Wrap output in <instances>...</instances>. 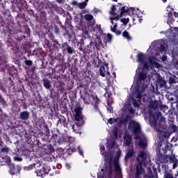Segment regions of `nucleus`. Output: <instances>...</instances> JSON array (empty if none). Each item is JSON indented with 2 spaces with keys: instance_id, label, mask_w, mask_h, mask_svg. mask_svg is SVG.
Listing matches in <instances>:
<instances>
[{
  "instance_id": "9",
  "label": "nucleus",
  "mask_w": 178,
  "mask_h": 178,
  "mask_svg": "<svg viewBox=\"0 0 178 178\" xmlns=\"http://www.w3.org/2000/svg\"><path fill=\"white\" fill-rule=\"evenodd\" d=\"M63 54L65 55H73L74 54V48L73 45H69V42H66L61 44Z\"/></svg>"
},
{
  "instance_id": "22",
  "label": "nucleus",
  "mask_w": 178,
  "mask_h": 178,
  "mask_svg": "<svg viewBox=\"0 0 178 178\" xmlns=\"http://www.w3.org/2000/svg\"><path fill=\"white\" fill-rule=\"evenodd\" d=\"M30 118V112L25 111H22L19 115V118L21 119V120H29Z\"/></svg>"
},
{
  "instance_id": "2",
  "label": "nucleus",
  "mask_w": 178,
  "mask_h": 178,
  "mask_svg": "<svg viewBox=\"0 0 178 178\" xmlns=\"http://www.w3.org/2000/svg\"><path fill=\"white\" fill-rule=\"evenodd\" d=\"M170 147L169 145H166L164 148H162V143H159L156 150L157 162H159V163H168V162H169V160H168V154H165L168 152V149H169Z\"/></svg>"
},
{
  "instance_id": "3",
  "label": "nucleus",
  "mask_w": 178,
  "mask_h": 178,
  "mask_svg": "<svg viewBox=\"0 0 178 178\" xmlns=\"http://www.w3.org/2000/svg\"><path fill=\"white\" fill-rule=\"evenodd\" d=\"M101 47H102V40L98 38L97 40L91 41L89 44H88L84 50L82 48H79L80 51H83L84 54H91L92 51H101Z\"/></svg>"
},
{
  "instance_id": "21",
  "label": "nucleus",
  "mask_w": 178,
  "mask_h": 178,
  "mask_svg": "<svg viewBox=\"0 0 178 178\" xmlns=\"http://www.w3.org/2000/svg\"><path fill=\"white\" fill-rule=\"evenodd\" d=\"M6 63V56L5 51L2 49V46L0 44V65H5Z\"/></svg>"
},
{
  "instance_id": "39",
  "label": "nucleus",
  "mask_w": 178,
  "mask_h": 178,
  "mask_svg": "<svg viewBox=\"0 0 178 178\" xmlns=\"http://www.w3.org/2000/svg\"><path fill=\"white\" fill-rule=\"evenodd\" d=\"M35 173L37 175V176H39V177H42V176H44V175H46L45 171H44V169H38L35 171Z\"/></svg>"
},
{
  "instance_id": "42",
  "label": "nucleus",
  "mask_w": 178,
  "mask_h": 178,
  "mask_svg": "<svg viewBox=\"0 0 178 178\" xmlns=\"http://www.w3.org/2000/svg\"><path fill=\"white\" fill-rule=\"evenodd\" d=\"M176 76H170L168 79V83L169 84H176L177 83V81H176Z\"/></svg>"
},
{
  "instance_id": "57",
  "label": "nucleus",
  "mask_w": 178,
  "mask_h": 178,
  "mask_svg": "<svg viewBox=\"0 0 178 178\" xmlns=\"http://www.w3.org/2000/svg\"><path fill=\"white\" fill-rule=\"evenodd\" d=\"M116 29H118V23H115L113 26H111V30L113 33H115L118 30Z\"/></svg>"
},
{
  "instance_id": "19",
  "label": "nucleus",
  "mask_w": 178,
  "mask_h": 178,
  "mask_svg": "<svg viewBox=\"0 0 178 178\" xmlns=\"http://www.w3.org/2000/svg\"><path fill=\"white\" fill-rule=\"evenodd\" d=\"M40 126H43L42 130H44L46 133V136L49 137L51 134V131H49V129L48 128V124L44 120V119L40 120Z\"/></svg>"
},
{
  "instance_id": "45",
  "label": "nucleus",
  "mask_w": 178,
  "mask_h": 178,
  "mask_svg": "<svg viewBox=\"0 0 178 178\" xmlns=\"http://www.w3.org/2000/svg\"><path fill=\"white\" fill-rule=\"evenodd\" d=\"M107 111L110 112V113H113V107L112 106V104H111L109 99L107 102Z\"/></svg>"
},
{
  "instance_id": "27",
  "label": "nucleus",
  "mask_w": 178,
  "mask_h": 178,
  "mask_svg": "<svg viewBox=\"0 0 178 178\" xmlns=\"http://www.w3.org/2000/svg\"><path fill=\"white\" fill-rule=\"evenodd\" d=\"M145 60H147V56L144 53L140 52L137 55V61L139 63H144Z\"/></svg>"
},
{
  "instance_id": "48",
  "label": "nucleus",
  "mask_w": 178,
  "mask_h": 178,
  "mask_svg": "<svg viewBox=\"0 0 178 178\" xmlns=\"http://www.w3.org/2000/svg\"><path fill=\"white\" fill-rule=\"evenodd\" d=\"M42 168H43V170L44 171V173H46V175H48V173H49V172H51V166L44 165Z\"/></svg>"
},
{
  "instance_id": "5",
  "label": "nucleus",
  "mask_w": 178,
  "mask_h": 178,
  "mask_svg": "<svg viewBox=\"0 0 178 178\" xmlns=\"http://www.w3.org/2000/svg\"><path fill=\"white\" fill-rule=\"evenodd\" d=\"M148 77V73L147 72L142 70L140 71L136 76V87H142L143 88H147L148 85L145 84L147 78Z\"/></svg>"
},
{
  "instance_id": "10",
  "label": "nucleus",
  "mask_w": 178,
  "mask_h": 178,
  "mask_svg": "<svg viewBox=\"0 0 178 178\" xmlns=\"http://www.w3.org/2000/svg\"><path fill=\"white\" fill-rule=\"evenodd\" d=\"M2 27L10 34L15 33V22H13V21L6 20L3 22Z\"/></svg>"
},
{
  "instance_id": "12",
  "label": "nucleus",
  "mask_w": 178,
  "mask_h": 178,
  "mask_svg": "<svg viewBox=\"0 0 178 178\" xmlns=\"http://www.w3.org/2000/svg\"><path fill=\"white\" fill-rule=\"evenodd\" d=\"M163 178H177V175H175L172 170L169 169V167L166 165H163Z\"/></svg>"
},
{
  "instance_id": "8",
  "label": "nucleus",
  "mask_w": 178,
  "mask_h": 178,
  "mask_svg": "<svg viewBox=\"0 0 178 178\" xmlns=\"http://www.w3.org/2000/svg\"><path fill=\"white\" fill-rule=\"evenodd\" d=\"M106 159L108 160V164L104 165V170L108 172V176H112V159H113V156L111 153H107L106 155Z\"/></svg>"
},
{
  "instance_id": "28",
  "label": "nucleus",
  "mask_w": 178,
  "mask_h": 178,
  "mask_svg": "<svg viewBox=\"0 0 178 178\" xmlns=\"http://www.w3.org/2000/svg\"><path fill=\"white\" fill-rule=\"evenodd\" d=\"M42 82L43 83V86L47 90H51L52 85H51V81L48 78H44L42 79Z\"/></svg>"
},
{
  "instance_id": "43",
  "label": "nucleus",
  "mask_w": 178,
  "mask_h": 178,
  "mask_svg": "<svg viewBox=\"0 0 178 178\" xmlns=\"http://www.w3.org/2000/svg\"><path fill=\"white\" fill-rule=\"evenodd\" d=\"M122 37H124V38L128 40V41H130V40H131V37L130 36V34L129 33V31H124L122 33Z\"/></svg>"
},
{
  "instance_id": "30",
  "label": "nucleus",
  "mask_w": 178,
  "mask_h": 178,
  "mask_svg": "<svg viewBox=\"0 0 178 178\" xmlns=\"http://www.w3.org/2000/svg\"><path fill=\"white\" fill-rule=\"evenodd\" d=\"M10 149L5 145L3 147L0 149V155H8V154L10 152Z\"/></svg>"
},
{
  "instance_id": "62",
  "label": "nucleus",
  "mask_w": 178,
  "mask_h": 178,
  "mask_svg": "<svg viewBox=\"0 0 178 178\" xmlns=\"http://www.w3.org/2000/svg\"><path fill=\"white\" fill-rule=\"evenodd\" d=\"M159 49H160V52H164V51H165L166 49H165V45L161 44V45H160V47H159Z\"/></svg>"
},
{
  "instance_id": "63",
  "label": "nucleus",
  "mask_w": 178,
  "mask_h": 178,
  "mask_svg": "<svg viewBox=\"0 0 178 178\" xmlns=\"http://www.w3.org/2000/svg\"><path fill=\"white\" fill-rule=\"evenodd\" d=\"M154 65L156 69H161V65L158 62H154Z\"/></svg>"
},
{
  "instance_id": "37",
  "label": "nucleus",
  "mask_w": 178,
  "mask_h": 178,
  "mask_svg": "<svg viewBox=\"0 0 178 178\" xmlns=\"http://www.w3.org/2000/svg\"><path fill=\"white\" fill-rule=\"evenodd\" d=\"M57 119H58L57 122V126L58 124H62L63 122H66V118H65L63 115H60V117L59 115H57Z\"/></svg>"
},
{
  "instance_id": "53",
  "label": "nucleus",
  "mask_w": 178,
  "mask_h": 178,
  "mask_svg": "<svg viewBox=\"0 0 178 178\" xmlns=\"http://www.w3.org/2000/svg\"><path fill=\"white\" fill-rule=\"evenodd\" d=\"M25 141L27 144H30V143H31V137H30L29 134L25 135Z\"/></svg>"
},
{
  "instance_id": "14",
  "label": "nucleus",
  "mask_w": 178,
  "mask_h": 178,
  "mask_svg": "<svg viewBox=\"0 0 178 178\" xmlns=\"http://www.w3.org/2000/svg\"><path fill=\"white\" fill-rule=\"evenodd\" d=\"M120 158V153L116 155V157L113 160V166L116 173H122V168L120 167V163H119V159Z\"/></svg>"
},
{
  "instance_id": "59",
  "label": "nucleus",
  "mask_w": 178,
  "mask_h": 178,
  "mask_svg": "<svg viewBox=\"0 0 178 178\" xmlns=\"http://www.w3.org/2000/svg\"><path fill=\"white\" fill-rule=\"evenodd\" d=\"M54 33L55 34H59L60 33V30L59 29V27L57 25L54 26Z\"/></svg>"
},
{
  "instance_id": "20",
  "label": "nucleus",
  "mask_w": 178,
  "mask_h": 178,
  "mask_svg": "<svg viewBox=\"0 0 178 178\" xmlns=\"http://www.w3.org/2000/svg\"><path fill=\"white\" fill-rule=\"evenodd\" d=\"M144 91H145V88L136 85V94L138 99H141V98H143V95L141 94L143 93Z\"/></svg>"
},
{
  "instance_id": "17",
  "label": "nucleus",
  "mask_w": 178,
  "mask_h": 178,
  "mask_svg": "<svg viewBox=\"0 0 178 178\" xmlns=\"http://www.w3.org/2000/svg\"><path fill=\"white\" fill-rule=\"evenodd\" d=\"M53 72H56V73H65L66 70V65H65V63H56L54 68L52 69Z\"/></svg>"
},
{
  "instance_id": "4",
  "label": "nucleus",
  "mask_w": 178,
  "mask_h": 178,
  "mask_svg": "<svg viewBox=\"0 0 178 178\" xmlns=\"http://www.w3.org/2000/svg\"><path fill=\"white\" fill-rule=\"evenodd\" d=\"M158 120H159V124H161V123H163V122H165V118L162 117V113L159 111H156V113H154L150 110L149 122L150 123L151 127H156V125L158 124Z\"/></svg>"
},
{
  "instance_id": "18",
  "label": "nucleus",
  "mask_w": 178,
  "mask_h": 178,
  "mask_svg": "<svg viewBox=\"0 0 178 178\" xmlns=\"http://www.w3.org/2000/svg\"><path fill=\"white\" fill-rule=\"evenodd\" d=\"M108 64L106 63H103V65H102L99 68V73L100 76L102 77H105V74H109V67Z\"/></svg>"
},
{
  "instance_id": "25",
  "label": "nucleus",
  "mask_w": 178,
  "mask_h": 178,
  "mask_svg": "<svg viewBox=\"0 0 178 178\" xmlns=\"http://www.w3.org/2000/svg\"><path fill=\"white\" fill-rule=\"evenodd\" d=\"M120 10H121L120 17H122V16H123V15H124V13H131V15L134 13H133V10H134V8H133L126 9V6H122Z\"/></svg>"
},
{
  "instance_id": "40",
  "label": "nucleus",
  "mask_w": 178,
  "mask_h": 178,
  "mask_svg": "<svg viewBox=\"0 0 178 178\" xmlns=\"http://www.w3.org/2000/svg\"><path fill=\"white\" fill-rule=\"evenodd\" d=\"M54 10L56 12H58L60 15H62V13H63V12H65V10H63V8H62L61 7L58 6V5H56V4L54 5Z\"/></svg>"
},
{
  "instance_id": "52",
  "label": "nucleus",
  "mask_w": 178,
  "mask_h": 178,
  "mask_svg": "<svg viewBox=\"0 0 178 178\" xmlns=\"http://www.w3.org/2000/svg\"><path fill=\"white\" fill-rule=\"evenodd\" d=\"M40 19L42 20H47V13L46 12H41L40 13Z\"/></svg>"
},
{
  "instance_id": "41",
  "label": "nucleus",
  "mask_w": 178,
  "mask_h": 178,
  "mask_svg": "<svg viewBox=\"0 0 178 178\" xmlns=\"http://www.w3.org/2000/svg\"><path fill=\"white\" fill-rule=\"evenodd\" d=\"M24 59H25L24 60L25 66H26L27 67H30L31 66H33V60H28L27 58L26 57H24Z\"/></svg>"
},
{
  "instance_id": "55",
  "label": "nucleus",
  "mask_w": 178,
  "mask_h": 178,
  "mask_svg": "<svg viewBox=\"0 0 178 178\" xmlns=\"http://www.w3.org/2000/svg\"><path fill=\"white\" fill-rule=\"evenodd\" d=\"M116 10V6H115V4L112 5L111 6V14L113 16H115L116 14L115 13V11Z\"/></svg>"
},
{
  "instance_id": "46",
  "label": "nucleus",
  "mask_w": 178,
  "mask_h": 178,
  "mask_svg": "<svg viewBox=\"0 0 178 178\" xmlns=\"http://www.w3.org/2000/svg\"><path fill=\"white\" fill-rule=\"evenodd\" d=\"M125 142L124 144L127 147H129L130 144H131V138L130 136H127V138H124Z\"/></svg>"
},
{
  "instance_id": "38",
  "label": "nucleus",
  "mask_w": 178,
  "mask_h": 178,
  "mask_svg": "<svg viewBox=\"0 0 178 178\" xmlns=\"http://www.w3.org/2000/svg\"><path fill=\"white\" fill-rule=\"evenodd\" d=\"M161 134L163 140H168V138L170 137V134H169L168 131H161Z\"/></svg>"
},
{
  "instance_id": "35",
  "label": "nucleus",
  "mask_w": 178,
  "mask_h": 178,
  "mask_svg": "<svg viewBox=\"0 0 178 178\" xmlns=\"http://www.w3.org/2000/svg\"><path fill=\"white\" fill-rule=\"evenodd\" d=\"M0 104L2 105L3 108H6L8 106V102H6V100H5V99L3 98V97L1 93H0Z\"/></svg>"
},
{
  "instance_id": "11",
  "label": "nucleus",
  "mask_w": 178,
  "mask_h": 178,
  "mask_svg": "<svg viewBox=\"0 0 178 178\" xmlns=\"http://www.w3.org/2000/svg\"><path fill=\"white\" fill-rule=\"evenodd\" d=\"M60 27L63 29L65 30V33L67 34H69L70 31H73L74 27L72 26V22L69 20V19H66L65 25L62 24V22L59 21L58 22Z\"/></svg>"
},
{
  "instance_id": "54",
  "label": "nucleus",
  "mask_w": 178,
  "mask_h": 178,
  "mask_svg": "<svg viewBox=\"0 0 178 178\" xmlns=\"http://www.w3.org/2000/svg\"><path fill=\"white\" fill-rule=\"evenodd\" d=\"M7 47H13V40L9 38L6 42Z\"/></svg>"
},
{
  "instance_id": "49",
  "label": "nucleus",
  "mask_w": 178,
  "mask_h": 178,
  "mask_svg": "<svg viewBox=\"0 0 178 178\" xmlns=\"http://www.w3.org/2000/svg\"><path fill=\"white\" fill-rule=\"evenodd\" d=\"M120 20L121 23H123L124 26H126V24H128L130 22V19L129 18H121Z\"/></svg>"
},
{
  "instance_id": "50",
  "label": "nucleus",
  "mask_w": 178,
  "mask_h": 178,
  "mask_svg": "<svg viewBox=\"0 0 178 178\" xmlns=\"http://www.w3.org/2000/svg\"><path fill=\"white\" fill-rule=\"evenodd\" d=\"M112 40H113L112 35L111 33H108L106 36V42H108L109 44H111V42H112Z\"/></svg>"
},
{
  "instance_id": "58",
  "label": "nucleus",
  "mask_w": 178,
  "mask_h": 178,
  "mask_svg": "<svg viewBox=\"0 0 178 178\" xmlns=\"http://www.w3.org/2000/svg\"><path fill=\"white\" fill-rule=\"evenodd\" d=\"M116 122H117L116 118H110L108 120V123H109V124H113V123Z\"/></svg>"
},
{
  "instance_id": "16",
  "label": "nucleus",
  "mask_w": 178,
  "mask_h": 178,
  "mask_svg": "<svg viewBox=\"0 0 178 178\" xmlns=\"http://www.w3.org/2000/svg\"><path fill=\"white\" fill-rule=\"evenodd\" d=\"M91 80V77L88 76H85L80 81V87H81L82 88H85V90H87V88L90 87Z\"/></svg>"
},
{
  "instance_id": "36",
  "label": "nucleus",
  "mask_w": 178,
  "mask_h": 178,
  "mask_svg": "<svg viewBox=\"0 0 178 178\" xmlns=\"http://www.w3.org/2000/svg\"><path fill=\"white\" fill-rule=\"evenodd\" d=\"M167 159H168V161L170 160V161L172 162V163L177 162V161H178V159L176 158L175 155H168V154H167Z\"/></svg>"
},
{
  "instance_id": "13",
  "label": "nucleus",
  "mask_w": 178,
  "mask_h": 178,
  "mask_svg": "<svg viewBox=\"0 0 178 178\" xmlns=\"http://www.w3.org/2000/svg\"><path fill=\"white\" fill-rule=\"evenodd\" d=\"M139 163L136 166V172L135 175V178H142L143 174L145 172L144 168H143V161H140V159H137Z\"/></svg>"
},
{
  "instance_id": "7",
  "label": "nucleus",
  "mask_w": 178,
  "mask_h": 178,
  "mask_svg": "<svg viewBox=\"0 0 178 178\" xmlns=\"http://www.w3.org/2000/svg\"><path fill=\"white\" fill-rule=\"evenodd\" d=\"M129 130L133 131L134 134H140L141 132V126H140V123L131 120L128 125Z\"/></svg>"
},
{
  "instance_id": "6",
  "label": "nucleus",
  "mask_w": 178,
  "mask_h": 178,
  "mask_svg": "<svg viewBox=\"0 0 178 178\" xmlns=\"http://www.w3.org/2000/svg\"><path fill=\"white\" fill-rule=\"evenodd\" d=\"M81 109V107L79 106L74 110L75 112L74 119L76 124L79 127L84 126V124L86 123L84 121V115H83Z\"/></svg>"
},
{
  "instance_id": "64",
  "label": "nucleus",
  "mask_w": 178,
  "mask_h": 178,
  "mask_svg": "<svg viewBox=\"0 0 178 178\" xmlns=\"http://www.w3.org/2000/svg\"><path fill=\"white\" fill-rule=\"evenodd\" d=\"M138 145H139L140 147H145L146 144H145V143H144V141L140 140V141H139V143H138Z\"/></svg>"
},
{
  "instance_id": "60",
  "label": "nucleus",
  "mask_w": 178,
  "mask_h": 178,
  "mask_svg": "<svg viewBox=\"0 0 178 178\" xmlns=\"http://www.w3.org/2000/svg\"><path fill=\"white\" fill-rule=\"evenodd\" d=\"M175 106H176V108L175 109L174 113L177 116V118H178V102L176 103Z\"/></svg>"
},
{
  "instance_id": "56",
  "label": "nucleus",
  "mask_w": 178,
  "mask_h": 178,
  "mask_svg": "<svg viewBox=\"0 0 178 178\" xmlns=\"http://www.w3.org/2000/svg\"><path fill=\"white\" fill-rule=\"evenodd\" d=\"M174 22H175V19L173 18V17H168V19L167 21V24L170 25L172 24V23H174Z\"/></svg>"
},
{
  "instance_id": "15",
  "label": "nucleus",
  "mask_w": 178,
  "mask_h": 178,
  "mask_svg": "<svg viewBox=\"0 0 178 178\" xmlns=\"http://www.w3.org/2000/svg\"><path fill=\"white\" fill-rule=\"evenodd\" d=\"M8 168L10 169L9 173H10L13 176L20 173V170H22V167H20V165H15L13 163H9Z\"/></svg>"
},
{
  "instance_id": "44",
  "label": "nucleus",
  "mask_w": 178,
  "mask_h": 178,
  "mask_svg": "<svg viewBox=\"0 0 178 178\" xmlns=\"http://www.w3.org/2000/svg\"><path fill=\"white\" fill-rule=\"evenodd\" d=\"M85 20H87V22H91L92 19H94V16L91 14H86L84 15Z\"/></svg>"
},
{
  "instance_id": "29",
  "label": "nucleus",
  "mask_w": 178,
  "mask_h": 178,
  "mask_svg": "<svg viewBox=\"0 0 178 178\" xmlns=\"http://www.w3.org/2000/svg\"><path fill=\"white\" fill-rule=\"evenodd\" d=\"M44 151L48 155H49L53 152H55V149L54 148V146L50 144L45 146Z\"/></svg>"
},
{
  "instance_id": "32",
  "label": "nucleus",
  "mask_w": 178,
  "mask_h": 178,
  "mask_svg": "<svg viewBox=\"0 0 178 178\" xmlns=\"http://www.w3.org/2000/svg\"><path fill=\"white\" fill-rule=\"evenodd\" d=\"M134 155V149H128L125 156V161H127V160L130 159V158H132Z\"/></svg>"
},
{
  "instance_id": "34",
  "label": "nucleus",
  "mask_w": 178,
  "mask_h": 178,
  "mask_svg": "<svg viewBox=\"0 0 178 178\" xmlns=\"http://www.w3.org/2000/svg\"><path fill=\"white\" fill-rule=\"evenodd\" d=\"M150 109H153L154 111H156L158 109V102L154 101L149 103Z\"/></svg>"
},
{
  "instance_id": "26",
  "label": "nucleus",
  "mask_w": 178,
  "mask_h": 178,
  "mask_svg": "<svg viewBox=\"0 0 178 178\" xmlns=\"http://www.w3.org/2000/svg\"><path fill=\"white\" fill-rule=\"evenodd\" d=\"M116 145V140L115 139H110L107 140L106 148L107 149H112Z\"/></svg>"
},
{
  "instance_id": "33",
  "label": "nucleus",
  "mask_w": 178,
  "mask_h": 178,
  "mask_svg": "<svg viewBox=\"0 0 178 178\" xmlns=\"http://www.w3.org/2000/svg\"><path fill=\"white\" fill-rule=\"evenodd\" d=\"M24 38H27L30 37V29L29 28V26H24Z\"/></svg>"
},
{
  "instance_id": "47",
  "label": "nucleus",
  "mask_w": 178,
  "mask_h": 178,
  "mask_svg": "<svg viewBox=\"0 0 178 178\" xmlns=\"http://www.w3.org/2000/svg\"><path fill=\"white\" fill-rule=\"evenodd\" d=\"M138 158H141L142 161H145V159H147V155L145 154V152H140L138 155Z\"/></svg>"
},
{
  "instance_id": "24",
  "label": "nucleus",
  "mask_w": 178,
  "mask_h": 178,
  "mask_svg": "<svg viewBox=\"0 0 178 178\" xmlns=\"http://www.w3.org/2000/svg\"><path fill=\"white\" fill-rule=\"evenodd\" d=\"M65 63V58H63V56H62V54H57L54 59V63Z\"/></svg>"
},
{
  "instance_id": "23",
  "label": "nucleus",
  "mask_w": 178,
  "mask_h": 178,
  "mask_svg": "<svg viewBox=\"0 0 178 178\" xmlns=\"http://www.w3.org/2000/svg\"><path fill=\"white\" fill-rule=\"evenodd\" d=\"M153 172L154 173L152 174V171L150 170L144 177V178H158V172H156V168H154Z\"/></svg>"
},
{
  "instance_id": "61",
  "label": "nucleus",
  "mask_w": 178,
  "mask_h": 178,
  "mask_svg": "<svg viewBox=\"0 0 178 178\" xmlns=\"http://www.w3.org/2000/svg\"><path fill=\"white\" fill-rule=\"evenodd\" d=\"M14 161H17V162H22L23 161V159L22 157H19V156H14Z\"/></svg>"
},
{
  "instance_id": "51",
  "label": "nucleus",
  "mask_w": 178,
  "mask_h": 178,
  "mask_svg": "<svg viewBox=\"0 0 178 178\" xmlns=\"http://www.w3.org/2000/svg\"><path fill=\"white\" fill-rule=\"evenodd\" d=\"M79 9H85V8L87 6V3L86 2H81L78 5Z\"/></svg>"
},
{
  "instance_id": "1",
  "label": "nucleus",
  "mask_w": 178,
  "mask_h": 178,
  "mask_svg": "<svg viewBox=\"0 0 178 178\" xmlns=\"http://www.w3.org/2000/svg\"><path fill=\"white\" fill-rule=\"evenodd\" d=\"M49 40L51 42H49V40L46 39L44 42L43 46L45 49L49 51L50 54H54V52H58L60 49V44L58 39L55 38V35L52 32L49 33L48 34Z\"/></svg>"
},
{
  "instance_id": "31",
  "label": "nucleus",
  "mask_w": 178,
  "mask_h": 178,
  "mask_svg": "<svg viewBox=\"0 0 178 178\" xmlns=\"http://www.w3.org/2000/svg\"><path fill=\"white\" fill-rule=\"evenodd\" d=\"M8 122H9V115L1 113L0 115V123H8Z\"/></svg>"
}]
</instances>
